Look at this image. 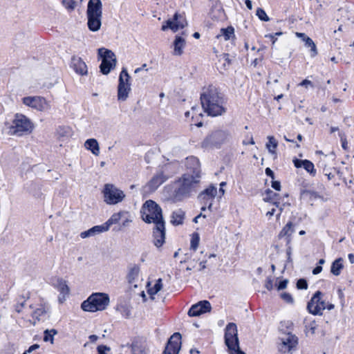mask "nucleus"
I'll return each instance as SVG.
<instances>
[{"instance_id":"obj_57","label":"nucleus","mask_w":354,"mask_h":354,"mask_svg":"<svg viewBox=\"0 0 354 354\" xmlns=\"http://www.w3.org/2000/svg\"><path fill=\"white\" fill-rule=\"evenodd\" d=\"M24 306V302H22L21 304H17L16 306H15V310L17 312V313H21L23 308Z\"/></svg>"},{"instance_id":"obj_1","label":"nucleus","mask_w":354,"mask_h":354,"mask_svg":"<svg viewBox=\"0 0 354 354\" xmlns=\"http://www.w3.org/2000/svg\"><path fill=\"white\" fill-rule=\"evenodd\" d=\"M200 183L198 176H192L189 173H185L177 180L167 185L165 191L174 202L182 201L196 192Z\"/></svg>"},{"instance_id":"obj_56","label":"nucleus","mask_w":354,"mask_h":354,"mask_svg":"<svg viewBox=\"0 0 354 354\" xmlns=\"http://www.w3.org/2000/svg\"><path fill=\"white\" fill-rule=\"evenodd\" d=\"M322 271V266H317L313 270V274H318Z\"/></svg>"},{"instance_id":"obj_4","label":"nucleus","mask_w":354,"mask_h":354,"mask_svg":"<svg viewBox=\"0 0 354 354\" xmlns=\"http://www.w3.org/2000/svg\"><path fill=\"white\" fill-rule=\"evenodd\" d=\"M34 127L33 122L28 117L23 114L17 113L9 127L8 134L22 136L32 133Z\"/></svg>"},{"instance_id":"obj_47","label":"nucleus","mask_w":354,"mask_h":354,"mask_svg":"<svg viewBox=\"0 0 354 354\" xmlns=\"http://www.w3.org/2000/svg\"><path fill=\"white\" fill-rule=\"evenodd\" d=\"M46 313V310L45 308L41 306V308L36 309L34 311L33 315H34V317L39 319V317L44 315Z\"/></svg>"},{"instance_id":"obj_41","label":"nucleus","mask_w":354,"mask_h":354,"mask_svg":"<svg viewBox=\"0 0 354 354\" xmlns=\"http://www.w3.org/2000/svg\"><path fill=\"white\" fill-rule=\"evenodd\" d=\"M91 229H92L94 236L95 234H100V233H102L104 232H106L109 230L104 223L101 225L94 226V227H91Z\"/></svg>"},{"instance_id":"obj_8","label":"nucleus","mask_w":354,"mask_h":354,"mask_svg":"<svg viewBox=\"0 0 354 354\" xmlns=\"http://www.w3.org/2000/svg\"><path fill=\"white\" fill-rule=\"evenodd\" d=\"M102 193L104 202L109 205L118 204L122 202L125 197L124 192L113 184H106Z\"/></svg>"},{"instance_id":"obj_62","label":"nucleus","mask_w":354,"mask_h":354,"mask_svg":"<svg viewBox=\"0 0 354 354\" xmlns=\"http://www.w3.org/2000/svg\"><path fill=\"white\" fill-rule=\"evenodd\" d=\"M88 338L91 340V342H94L98 339V337L95 335H91L88 337Z\"/></svg>"},{"instance_id":"obj_7","label":"nucleus","mask_w":354,"mask_h":354,"mask_svg":"<svg viewBox=\"0 0 354 354\" xmlns=\"http://www.w3.org/2000/svg\"><path fill=\"white\" fill-rule=\"evenodd\" d=\"M130 78L127 69L123 68L119 75L117 89V98L120 102H124L129 97L131 90Z\"/></svg>"},{"instance_id":"obj_14","label":"nucleus","mask_w":354,"mask_h":354,"mask_svg":"<svg viewBox=\"0 0 354 354\" xmlns=\"http://www.w3.org/2000/svg\"><path fill=\"white\" fill-rule=\"evenodd\" d=\"M187 26L186 19L182 15L176 13L172 19H168L162 26V30L165 31L171 29L173 32H177Z\"/></svg>"},{"instance_id":"obj_12","label":"nucleus","mask_w":354,"mask_h":354,"mask_svg":"<svg viewBox=\"0 0 354 354\" xmlns=\"http://www.w3.org/2000/svg\"><path fill=\"white\" fill-rule=\"evenodd\" d=\"M216 194L217 189L213 185L209 186L207 189L199 194L198 198L203 204V206L201 207L202 211H205L206 209V206L209 210H212L213 201Z\"/></svg>"},{"instance_id":"obj_38","label":"nucleus","mask_w":354,"mask_h":354,"mask_svg":"<svg viewBox=\"0 0 354 354\" xmlns=\"http://www.w3.org/2000/svg\"><path fill=\"white\" fill-rule=\"evenodd\" d=\"M62 4L68 12H72L75 10L77 2L75 0H62Z\"/></svg>"},{"instance_id":"obj_40","label":"nucleus","mask_w":354,"mask_h":354,"mask_svg":"<svg viewBox=\"0 0 354 354\" xmlns=\"http://www.w3.org/2000/svg\"><path fill=\"white\" fill-rule=\"evenodd\" d=\"M303 167L313 176L315 175L314 165L310 160H304Z\"/></svg>"},{"instance_id":"obj_52","label":"nucleus","mask_w":354,"mask_h":354,"mask_svg":"<svg viewBox=\"0 0 354 354\" xmlns=\"http://www.w3.org/2000/svg\"><path fill=\"white\" fill-rule=\"evenodd\" d=\"M294 165L297 168H299L303 167V164L304 162V160H299V159H295L293 160Z\"/></svg>"},{"instance_id":"obj_5","label":"nucleus","mask_w":354,"mask_h":354,"mask_svg":"<svg viewBox=\"0 0 354 354\" xmlns=\"http://www.w3.org/2000/svg\"><path fill=\"white\" fill-rule=\"evenodd\" d=\"M109 304V295L106 293H93L81 305L83 310L96 312L106 309Z\"/></svg>"},{"instance_id":"obj_26","label":"nucleus","mask_w":354,"mask_h":354,"mask_svg":"<svg viewBox=\"0 0 354 354\" xmlns=\"http://www.w3.org/2000/svg\"><path fill=\"white\" fill-rule=\"evenodd\" d=\"M279 197V194L274 192L271 189H267L263 194V201L271 203L277 207H278L280 203Z\"/></svg>"},{"instance_id":"obj_17","label":"nucleus","mask_w":354,"mask_h":354,"mask_svg":"<svg viewBox=\"0 0 354 354\" xmlns=\"http://www.w3.org/2000/svg\"><path fill=\"white\" fill-rule=\"evenodd\" d=\"M168 177L162 171L158 172L145 185L144 190L146 192H153L157 188L167 180Z\"/></svg>"},{"instance_id":"obj_31","label":"nucleus","mask_w":354,"mask_h":354,"mask_svg":"<svg viewBox=\"0 0 354 354\" xmlns=\"http://www.w3.org/2000/svg\"><path fill=\"white\" fill-rule=\"evenodd\" d=\"M147 287H148V290H147L148 294L150 295L151 298L152 299H154L153 296L156 293H158L162 288V279H158L153 287H150V283L149 282L147 283Z\"/></svg>"},{"instance_id":"obj_42","label":"nucleus","mask_w":354,"mask_h":354,"mask_svg":"<svg viewBox=\"0 0 354 354\" xmlns=\"http://www.w3.org/2000/svg\"><path fill=\"white\" fill-rule=\"evenodd\" d=\"M256 14H257V17L259 18V19H261V21H270V18L268 17L266 12L264 11V10H263L262 8H257Z\"/></svg>"},{"instance_id":"obj_59","label":"nucleus","mask_w":354,"mask_h":354,"mask_svg":"<svg viewBox=\"0 0 354 354\" xmlns=\"http://www.w3.org/2000/svg\"><path fill=\"white\" fill-rule=\"evenodd\" d=\"M226 185V183L225 182H222L220 184V189H219V192L221 193V197L224 195L225 194V189H223V187Z\"/></svg>"},{"instance_id":"obj_9","label":"nucleus","mask_w":354,"mask_h":354,"mask_svg":"<svg viewBox=\"0 0 354 354\" xmlns=\"http://www.w3.org/2000/svg\"><path fill=\"white\" fill-rule=\"evenodd\" d=\"M22 102L39 112H46L51 109L50 102L39 95L24 97L22 98Z\"/></svg>"},{"instance_id":"obj_21","label":"nucleus","mask_w":354,"mask_h":354,"mask_svg":"<svg viewBox=\"0 0 354 354\" xmlns=\"http://www.w3.org/2000/svg\"><path fill=\"white\" fill-rule=\"evenodd\" d=\"M187 34L183 32L181 35H176L172 44L173 53L175 56H180L183 54L184 48L186 46L185 37Z\"/></svg>"},{"instance_id":"obj_23","label":"nucleus","mask_w":354,"mask_h":354,"mask_svg":"<svg viewBox=\"0 0 354 354\" xmlns=\"http://www.w3.org/2000/svg\"><path fill=\"white\" fill-rule=\"evenodd\" d=\"M296 35L298 37L302 39V40L305 42V46L306 47L310 48V56L312 57H315L318 54L317 46L311 38L306 36L305 33L301 32H297Z\"/></svg>"},{"instance_id":"obj_63","label":"nucleus","mask_w":354,"mask_h":354,"mask_svg":"<svg viewBox=\"0 0 354 354\" xmlns=\"http://www.w3.org/2000/svg\"><path fill=\"white\" fill-rule=\"evenodd\" d=\"M275 209L274 208H272L270 211H268L267 213H266V216H272L274 215V214L275 213Z\"/></svg>"},{"instance_id":"obj_18","label":"nucleus","mask_w":354,"mask_h":354,"mask_svg":"<svg viewBox=\"0 0 354 354\" xmlns=\"http://www.w3.org/2000/svg\"><path fill=\"white\" fill-rule=\"evenodd\" d=\"M212 309L210 303L207 300H203L193 305L188 311L189 317L199 316L207 312H210Z\"/></svg>"},{"instance_id":"obj_3","label":"nucleus","mask_w":354,"mask_h":354,"mask_svg":"<svg viewBox=\"0 0 354 354\" xmlns=\"http://www.w3.org/2000/svg\"><path fill=\"white\" fill-rule=\"evenodd\" d=\"M140 213L142 220L147 223H165L161 207L153 201L148 200L142 205Z\"/></svg>"},{"instance_id":"obj_15","label":"nucleus","mask_w":354,"mask_h":354,"mask_svg":"<svg viewBox=\"0 0 354 354\" xmlns=\"http://www.w3.org/2000/svg\"><path fill=\"white\" fill-rule=\"evenodd\" d=\"M281 344L279 346V350L281 353H291L295 350L297 344V337L290 333L286 334L284 337L281 338Z\"/></svg>"},{"instance_id":"obj_55","label":"nucleus","mask_w":354,"mask_h":354,"mask_svg":"<svg viewBox=\"0 0 354 354\" xmlns=\"http://www.w3.org/2000/svg\"><path fill=\"white\" fill-rule=\"evenodd\" d=\"M265 172H266V174L267 176H270L271 178H272V179L274 178V174L270 168H269V167L266 168Z\"/></svg>"},{"instance_id":"obj_36","label":"nucleus","mask_w":354,"mask_h":354,"mask_svg":"<svg viewBox=\"0 0 354 354\" xmlns=\"http://www.w3.org/2000/svg\"><path fill=\"white\" fill-rule=\"evenodd\" d=\"M293 232L292 223L291 222L288 223L280 232L279 236H290Z\"/></svg>"},{"instance_id":"obj_46","label":"nucleus","mask_w":354,"mask_h":354,"mask_svg":"<svg viewBox=\"0 0 354 354\" xmlns=\"http://www.w3.org/2000/svg\"><path fill=\"white\" fill-rule=\"evenodd\" d=\"M297 288L298 289H301V290L307 289L308 283H307L306 280H305L304 279H299L297 282Z\"/></svg>"},{"instance_id":"obj_29","label":"nucleus","mask_w":354,"mask_h":354,"mask_svg":"<svg viewBox=\"0 0 354 354\" xmlns=\"http://www.w3.org/2000/svg\"><path fill=\"white\" fill-rule=\"evenodd\" d=\"M58 290L60 292V295L59 296V301L60 303H63L65 301L66 296L69 293V288L66 283V281L63 280H60L58 282L57 285Z\"/></svg>"},{"instance_id":"obj_48","label":"nucleus","mask_w":354,"mask_h":354,"mask_svg":"<svg viewBox=\"0 0 354 354\" xmlns=\"http://www.w3.org/2000/svg\"><path fill=\"white\" fill-rule=\"evenodd\" d=\"M93 236H94V235H93V232L91 228L86 231L82 232L80 234V236L82 239L88 238V237Z\"/></svg>"},{"instance_id":"obj_24","label":"nucleus","mask_w":354,"mask_h":354,"mask_svg":"<svg viewBox=\"0 0 354 354\" xmlns=\"http://www.w3.org/2000/svg\"><path fill=\"white\" fill-rule=\"evenodd\" d=\"M102 16H87V26L91 31L96 32L100 29Z\"/></svg>"},{"instance_id":"obj_27","label":"nucleus","mask_w":354,"mask_h":354,"mask_svg":"<svg viewBox=\"0 0 354 354\" xmlns=\"http://www.w3.org/2000/svg\"><path fill=\"white\" fill-rule=\"evenodd\" d=\"M84 147L92 152L95 156H98L100 153V146L96 139L90 138L84 142Z\"/></svg>"},{"instance_id":"obj_20","label":"nucleus","mask_w":354,"mask_h":354,"mask_svg":"<svg viewBox=\"0 0 354 354\" xmlns=\"http://www.w3.org/2000/svg\"><path fill=\"white\" fill-rule=\"evenodd\" d=\"M153 243L157 248L161 247L165 239V223H158L153 230Z\"/></svg>"},{"instance_id":"obj_34","label":"nucleus","mask_w":354,"mask_h":354,"mask_svg":"<svg viewBox=\"0 0 354 354\" xmlns=\"http://www.w3.org/2000/svg\"><path fill=\"white\" fill-rule=\"evenodd\" d=\"M126 214H127V212H120L118 213L113 214L111 216V218L106 222L104 223L107 229L109 230L112 225L118 223V221L120 220L122 216Z\"/></svg>"},{"instance_id":"obj_11","label":"nucleus","mask_w":354,"mask_h":354,"mask_svg":"<svg viewBox=\"0 0 354 354\" xmlns=\"http://www.w3.org/2000/svg\"><path fill=\"white\" fill-rule=\"evenodd\" d=\"M230 134L228 131L224 130H216L212 132L203 140V147L220 146L221 145L228 142L230 138Z\"/></svg>"},{"instance_id":"obj_25","label":"nucleus","mask_w":354,"mask_h":354,"mask_svg":"<svg viewBox=\"0 0 354 354\" xmlns=\"http://www.w3.org/2000/svg\"><path fill=\"white\" fill-rule=\"evenodd\" d=\"M72 66L77 73L82 75L87 73V66L81 58H73Z\"/></svg>"},{"instance_id":"obj_19","label":"nucleus","mask_w":354,"mask_h":354,"mask_svg":"<svg viewBox=\"0 0 354 354\" xmlns=\"http://www.w3.org/2000/svg\"><path fill=\"white\" fill-rule=\"evenodd\" d=\"M186 173H189L192 176H198V180L201 179V166L199 160L194 156L187 157L185 160Z\"/></svg>"},{"instance_id":"obj_44","label":"nucleus","mask_w":354,"mask_h":354,"mask_svg":"<svg viewBox=\"0 0 354 354\" xmlns=\"http://www.w3.org/2000/svg\"><path fill=\"white\" fill-rule=\"evenodd\" d=\"M131 351L133 354H146L144 348L138 344H132Z\"/></svg>"},{"instance_id":"obj_35","label":"nucleus","mask_w":354,"mask_h":354,"mask_svg":"<svg viewBox=\"0 0 354 354\" xmlns=\"http://www.w3.org/2000/svg\"><path fill=\"white\" fill-rule=\"evenodd\" d=\"M140 273V267L134 265L130 270L127 274L128 281L133 283L138 277Z\"/></svg>"},{"instance_id":"obj_22","label":"nucleus","mask_w":354,"mask_h":354,"mask_svg":"<svg viewBox=\"0 0 354 354\" xmlns=\"http://www.w3.org/2000/svg\"><path fill=\"white\" fill-rule=\"evenodd\" d=\"M87 16H102V3L100 0H89L86 10Z\"/></svg>"},{"instance_id":"obj_37","label":"nucleus","mask_w":354,"mask_h":354,"mask_svg":"<svg viewBox=\"0 0 354 354\" xmlns=\"http://www.w3.org/2000/svg\"><path fill=\"white\" fill-rule=\"evenodd\" d=\"M221 34L218 35L217 37L219 38L223 36L225 40H228L234 35V28L231 26H229L227 28H222L221 30Z\"/></svg>"},{"instance_id":"obj_53","label":"nucleus","mask_w":354,"mask_h":354,"mask_svg":"<svg viewBox=\"0 0 354 354\" xmlns=\"http://www.w3.org/2000/svg\"><path fill=\"white\" fill-rule=\"evenodd\" d=\"M299 86H305L306 88L308 86H310L312 87L313 86V83L310 80H303L301 83H299Z\"/></svg>"},{"instance_id":"obj_10","label":"nucleus","mask_w":354,"mask_h":354,"mask_svg":"<svg viewBox=\"0 0 354 354\" xmlns=\"http://www.w3.org/2000/svg\"><path fill=\"white\" fill-rule=\"evenodd\" d=\"M98 55L102 58V63L100 66V71L104 75H107L115 66V55L111 50L104 48L98 49Z\"/></svg>"},{"instance_id":"obj_45","label":"nucleus","mask_w":354,"mask_h":354,"mask_svg":"<svg viewBox=\"0 0 354 354\" xmlns=\"http://www.w3.org/2000/svg\"><path fill=\"white\" fill-rule=\"evenodd\" d=\"M281 298L286 303L292 304L293 302V298L292 295L288 292L281 293Z\"/></svg>"},{"instance_id":"obj_2","label":"nucleus","mask_w":354,"mask_h":354,"mask_svg":"<svg viewBox=\"0 0 354 354\" xmlns=\"http://www.w3.org/2000/svg\"><path fill=\"white\" fill-rule=\"evenodd\" d=\"M201 101L204 111L209 115H221L225 112L222 95L215 86L205 88L201 95Z\"/></svg>"},{"instance_id":"obj_6","label":"nucleus","mask_w":354,"mask_h":354,"mask_svg":"<svg viewBox=\"0 0 354 354\" xmlns=\"http://www.w3.org/2000/svg\"><path fill=\"white\" fill-rule=\"evenodd\" d=\"M225 343L230 354H245L240 349L236 324L229 323L225 329Z\"/></svg>"},{"instance_id":"obj_13","label":"nucleus","mask_w":354,"mask_h":354,"mask_svg":"<svg viewBox=\"0 0 354 354\" xmlns=\"http://www.w3.org/2000/svg\"><path fill=\"white\" fill-rule=\"evenodd\" d=\"M322 295L320 291H317L308 301L307 309L310 313L315 315H322V310L326 309V303L321 299Z\"/></svg>"},{"instance_id":"obj_61","label":"nucleus","mask_w":354,"mask_h":354,"mask_svg":"<svg viewBox=\"0 0 354 354\" xmlns=\"http://www.w3.org/2000/svg\"><path fill=\"white\" fill-rule=\"evenodd\" d=\"M245 5H246L247 8L249 10H252V1L250 0H246L245 1Z\"/></svg>"},{"instance_id":"obj_60","label":"nucleus","mask_w":354,"mask_h":354,"mask_svg":"<svg viewBox=\"0 0 354 354\" xmlns=\"http://www.w3.org/2000/svg\"><path fill=\"white\" fill-rule=\"evenodd\" d=\"M314 323L311 324L308 330V332H310L311 334H314L315 331V326H314Z\"/></svg>"},{"instance_id":"obj_50","label":"nucleus","mask_w":354,"mask_h":354,"mask_svg":"<svg viewBox=\"0 0 354 354\" xmlns=\"http://www.w3.org/2000/svg\"><path fill=\"white\" fill-rule=\"evenodd\" d=\"M265 287L268 290H271L273 288V281L272 279L268 278L265 284Z\"/></svg>"},{"instance_id":"obj_64","label":"nucleus","mask_w":354,"mask_h":354,"mask_svg":"<svg viewBox=\"0 0 354 354\" xmlns=\"http://www.w3.org/2000/svg\"><path fill=\"white\" fill-rule=\"evenodd\" d=\"M348 259L351 263H354V254L351 253L348 255Z\"/></svg>"},{"instance_id":"obj_54","label":"nucleus","mask_w":354,"mask_h":354,"mask_svg":"<svg viewBox=\"0 0 354 354\" xmlns=\"http://www.w3.org/2000/svg\"><path fill=\"white\" fill-rule=\"evenodd\" d=\"M272 187L275 190L279 191L281 189V184L279 181H272Z\"/></svg>"},{"instance_id":"obj_39","label":"nucleus","mask_w":354,"mask_h":354,"mask_svg":"<svg viewBox=\"0 0 354 354\" xmlns=\"http://www.w3.org/2000/svg\"><path fill=\"white\" fill-rule=\"evenodd\" d=\"M57 333L55 329L46 330L44 331V340L45 342L50 341L52 344L53 343V337Z\"/></svg>"},{"instance_id":"obj_58","label":"nucleus","mask_w":354,"mask_h":354,"mask_svg":"<svg viewBox=\"0 0 354 354\" xmlns=\"http://www.w3.org/2000/svg\"><path fill=\"white\" fill-rule=\"evenodd\" d=\"M39 347V344H33L29 347V348L28 349V351H26V352L31 353L33 351L37 349Z\"/></svg>"},{"instance_id":"obj_16","label":"nucleus","mask_w":354,"mask_h":354,"mask_svg":"<svg viewBox=\"0 0 354 354\" xmlns=\"http://www.w3.org/2000/svg\"><path fill=\"white\" fill-rule=\"evenodd\" d=\"M181 347V335L174 333L169 338L162 354H178Z\"/></svg>"},{"instance_id":"obj_43","label":"nucleus","mask_w":354,"mask_h":354,"mask_svg":"<svg viewBox=\"0 0 354 354\" xmlns=\"http://www.w3.org/2000/svg\"><path fill=\"white\" fill-rule=\"evenodd\" d=\"M199 244V237L197 234H194L191 239V248L196 250Z\"/></svg>"},{"instance_id":"obj_49","label":"nucleus","mask_w":354,"mask_h":354,"mask_svg":"<svg viewBox=\"0 0 354 354\" xmlns=\"http://www.w3.org/2000/svg\"><path fill=\"white\" fill-rule=\"evenodd\" d=\"M109 348L106 346H103V345H100V346H97V352H98V354H105V352L106 351H109Z\"/></svg>"},{"instance_id":"obj_30","label":"nucleus","mask_w":354,"mask_h":354,"mask_svg":"<svg viewBox=\"0 0 354 354\" xmlns=\"http://www.w3.org/2000/svg\"><path fill=\"white\" fill-rule=\"evenodd\" d=\"M59 139L62 140L68 138L72 135V130L68 126H59L56 131Z\"/></svg>"},{"instance_id":"obj_28","label":"nucleus","mask_w":354,"mask_h":354,"mask_svg":"<svg viewBox=\"0 0 354 354\" xmlns=\"http://www.w3.org/2000/svg\"><path fill=\"white\" fill-rule=\"evenodd\" d=\"M185 218V212L181 209H178L172 212L171 216V223L174 225H181L183 223Z\"/></svg>"},{"instance_id":"obj_51","label":"nucleus","mask_w":354,"mask_h":354,"mask_svg":"<svg viewBox=\"0 0 354 354\" xmlns=\"http://www.w3.org/2000/svg\"><path fill=\"white\" fill-rule=\"evenodd\" d=\"M287 284H288V280L287 279L283 280L279 282V283L277 286V289L279 290L285 289L287 287Z\"/></svg>"},{"instance_id":"obj_33","label":"nucleus","mask_w":354,"mask_h":354,"mask_svg":"<svg viewBox=\"0 0 354 354\" xmlns=\"http://www.w3.org/2000/svg\"><path fill=\"white\" fill-rule=\"evenodd\" d=\"M268 142L266 143V148L269 153L272 155L277 156L276 149L278 146V142L272 136H268Z\"/></svg>"},{"instance_id":"obj_32","label":"nucleus","mask_w":354,"mask_h":354,"mask_svg":"<svg viewBox=\"0 0 354 354\" xmlns=\"http://www.w3.org/2000/svg\"><path fill=\"white\" fill-rule=\"evenodd\" d=\"M343 259L338 258L335 260L330 268V272L335 276H339L341 273V270L343 269L344 266L342 264Z\"/></svg>"}]
</instances>
